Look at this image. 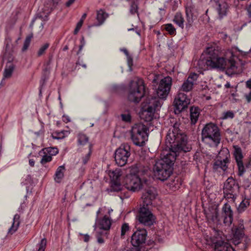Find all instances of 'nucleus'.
<instances>
[{
	"instance_id": "20",
	"label": "nucleus",
	"mask_w": 251,
	"mask_h": 251,
	"mask_svg": "<svg viewBox=\"0 0 251 251\" xmlns=\"http://www.w3.org/2000/svg\"><path fill=\"white\" fill-rule=\"evenodd\" d=\"M214 244L215 251H235L230 245L223 241L218 240Z\"/></svg>"
},
{
	"instance_id": "19",
	"label": "nucleus",
	"mask_w": 251,
	"mask_h": 251,
	"mask_svg": "<svg viewBox=\"0 0 251 251\" xmlns=\"http://www.w3.org/2000/svg\"><path fill=\"white\" fill-rule=\"evenodd\" d=\"M109 15L104 10L100 9L97 11L96 20L97 22L95 24L89 25L88 27L90 28L93 26H100L103 25L106 19L108 17Z\"/></svg>"
},
{
	"instance_id": "30",
	"label": "nucleus",
	"mask_w": 251,
	"mask_h": 251,
	"mask_svg": "<svg viewBox=\"0 0 251 251\" xmlns=\"http://www.w3.org/2000/svg\"><path fill=\"white\" fill-rule=\"evenodd\" d=\"M78 142L79 145H84L89 140L88 137L84 134L80 133L78 134Z\"/></svg>"
},
{
	"instance_id": "6",
	"label": "nucleus",
	"mask_w": 251,
	"mask_h": 251,
	"mask_svg": "<svg viewBox=\"0 0 251 251\" xmlns=\"http://www.w3.org/2000/svg\"><path fill=\"white\" fill-rule=\"evenodd\" d=\"M146 95V90L143 79L134 77L130 81L128 86V100L135 103H138Z\"/></svg>"
},
{
	"instance_id": "34",
	"label": "nucleus",
	"mask_w": 251,
	"mask_h": 251,
	"mask_svg": "<svg viewBox=\"0 0 251 251\" xmlns=\"http://www.w3.org/2000/svg\"><path fill=\"white\" fill-rule=\"evenodd\" d=\"M43 151L45 153H48L49 155H55L58 152V150L56 148H47L44 149Z\"/></svg>"
},
{
	"instance_id": "18",
	"label": "nucleus",
	"mask_w": 251,
	"mask_h": 251,
	"mask_svg": "<svg viewBox=\"0 0 251 251\" xmlns=\"http://www.w3.org/2000/svg\"><path fill=\"white\" fill-rule=\"evenodd\" d=\"M214 1L219 18L221 19L226 16L229 8L228 5L223 0H214Z\"/></svg>"
},
{
	"instance_id": "61",
	"label": "nucleus",
	"mask_w": 251,
	"mask_h": 251,
	"mask_svg": "<svg viewBox=\"0 0 251 251\" xmlns=\"http://www.w3.org/2000/svg\"><path fill=\"white\" fill-rule=\"evenodd\" d=\"M122 50L125 53L126 56H128V52L126 49H123Z\"/></svg>"
},
{
	"instance_id": "42",
	"label": "nucleus",
	"mask_w": 251,
	"mask_h": 251,
	"mask_svg": "<svg viewBox=\"0 0 251 251\" xmlns=\"http://www.w3.org/2000/svg\"><path fill=\"white\" fill-rule=\"evenodd\" d=\"M52 160V157L51 155H48L46 153V154L44 155L41 160L40 163L42 165H44L47 162H49L51 161Z\"/></svg>"
},
{
	"instance_id": "44",
	"label": "nucleus",
	"mask_w": 251,
	"mask_h": 251,
	"mask_svg": "<svg viewBox=\"0 0 251 251\" xmlns=\"http://www.w3.org/2000/svg\"><path fill=\"white\" fill-rule=\"evenodd\" d=\"M123 121L129 122L131 121V116L129 114H123L121 115Z\"/></svg>"
},
{
	"instance_id": "54",
	"label": "nucleus",
	"mask_w": 251,
	"mask_h": 251,
	"mask_svg": "<svg viewBox=\"0 0 251 251\" xmlns=\"http://www.w3.org/2000/svg\"><path fill=\"white\" fill-rule=\"evenodd\" d=\"M246 86L247 88L251 89V80H249L246 82Z\"/></svg>"
},
{
	"instance_id": "9",
	"label": "nucleus",
	"mask_w": 251,
	"mask_h": 251,
	"mask_svg": "<svg viewBox=\"0 0 251 251\" xmlns=\"http://www.w3.org/2000/svg\"><path fill=\"white\" fill-rule=\"evenodd\" d=\"M131 138L134 145L143 147L147 140V127L142 123L134 125L131 131Z\"/></svg>"
},
{
	"instance_id": "47",
	"label": "nucleus",
	"mask_w": 251,
	"mask_h": 251,
	"mask_svg": "<svg viewBox=\"0 0 251 251\" xmlns=\"http://www.w3.org/2000/svg\"><path fill=\"white\" fill-rule=\"evenodd\" d=\"M80 43H81V44L79 46V50L77 52V54L79 53V52L81 51V50H82V48L83 47H84V46L85 45V41H84V39L83 37L82 38L81 41H80Z\"/></svg>"
},
{
	"instance_id": "40",
	"label": "nucleus",
	"mask_w": 251,
	"mask_h": 251,
	"mask_svg": "<svg viewBox=\"0 0 251 251\" xmlns=\"http://www.w3.org/2000/svg\"><path fill=\"white\" fill-rule=\"evenodd\" d=\"M47 245V241L45 238L42 239L38 245V251H44Z\"/></svg>"
},
{
	"instance_id": "22",
	"label": "nucleus",
	"mask_w": 251,
	"mask_h": 251,
	"mask_svg": "<svg viewBox=\"0 0 251 251\" xmlns=\"http://www.w3.org/2000/svg\"><path fill=\"white\" fill-rule=\"evenodd\" d=\"M20 216L19 214H16L14 215L13 219L12 225L8 229V233L13 234L17 230L20 224Z\"/></svg>"
},
{
	"instance_id": "27",
	"label": "nucleus",
	"mask_w": 251,
	"mask_h": 251,
	"mask_svg": "<svg viewBox=\"0 0 251 251\" xmlns=\"http://www.w3.org/2000/svg\"><path fill=\"white\" fill-rule=\"evenodd\" d=\"M250 202L248 200H243L237 207V211L239 213H242L249 206Z\"/></svg>"
},
{
	"instance_id": "56",
	"label": "nucleus",
	"mask_w": 251,
	"mask_h": 251,
	"mask_svg": "<svg viewBox=\"0 0 251 251\" xmlns=\"http://www.w3.org/2000/svg\"><path fill=\"white\" fill-rule=\"evenodd\" d=\"M83 21L82 20H80L77 24L76 26L79 28H81L82 25L83 24Z\"/></svg>"
},
{
	"instance_id": "25",
	"label": "nucleus",
	"mask_w": 251,
	"mask_h": 251,
	"mask_svg": "<svg viewBox=\"0 0 251 251\" xmlns=\"http://www.w3.org/2000/svg\"><path fill=\"white\" fill-rule=\"evenodd\" d=\"M174 22L181 29L184 28V20L181 13L177 12L173 19Z\"/></svg>"
},
{
	"instance_id": "7",
	"label": "nucleus",
	"mask_w": 251,
	"mask_h": 251,
	"mask_svg": "<svg viewBox=\"0 0 251 251\" xmlns=\"http://www.w3.org/2000/svg\"><path fill=\"white\" fill-rule=\"evenodd\" d=\"M221 136L219 128L212 123L205 125L201 131L202 142L210 147H217L220 143Z\"/></svg>"
},
{
	"instance_id": "53",
	"label": "nucleus",
	"mask_w": 251,
	"mask_h": 251,
	"mask_svg": "<svg viewBox=\"0 0 251 251\" xmlns=\"http://www.w3.org/2000/svg\"><path fill=\"white\" fill-rule=\"evenodd\" d=\"M75 0H69L66 3V6L67 7L70 6L75 1Z\"/></svg>"
},
{
	"instance_id": "32",
	"label": "nucleus",
	"mask_w": 251,
	"mask_h": 251,
	"mask_svg": "<svg viewBox=\"0 0 251 251\" xmlns=\"http://www.w3.org/2000/svg\"><path fill=\"white\" fill-rule=\"evenodd\" d=\"M121 176V172L118 170H115L110 172L109 176L111 179V181H119V178Z\"/></svg>"
},
{
	"instance_id": "37",
	"label": "nucleus",
	"mask_w": 251,
	"mask_h": 251,
	"mask_svg": "<svg viewBox=\"0 0 251 251\" xmlns=\"http://www.w3.org/2000/svg\"><path fill=\"white\" fill-rule=\"evenodd\" d=\"M129 231V226L127 223H124L121 226V237L122 238H125V235Z\"/></svg>"
},
{
	"instance_id": "24",
	"label": "nucleus",
	"mask_w": 251,
	"mask_h": 251,
	"mask_svg": "<svg viewBox=\"0 0 251 251\" xmlns=\"http://www.w3.org/2000/svg\"><path fill=\"white\" fill-rule=\"evenodd\" d=\"M65 168V167L62 165L59 166L56 170L54 176V180L57 183H59L61 180L64 177V173Z\"/></svg>"
},
{
	"instance_id": "41",
	"label": "nucleus",
	"mask_w": 251,
	"mask_h": 251,
	"mask_svg": "<svg viewBox=\"0 0 251 251\" xmlns=\"http://www.w3.org/2000/svg\"><path fill=\"white\" fill-rule=\"evenodd\" d=\"M234 117V114L232 111H228L223 113L222 119H232Z\"/></svg>"
},
{
	"instance_id": "15",
	"label": "nucleus",
	"mask_w": 251,
	"mask_h": 251,
	"mask_svg": "<svg viewBox=\"0 0 251 251\" xmlns=\"http://www.w3.org/2000/svg\"><path fill=\"white\" fill-rule=\"evenodd\" d=\"M244 230L245 227L243 220H239L238 224L233 226L232 228V233L233 234L232 242L235 245H237L241 243V241L245 235Z\"/></svg>"
},
{
	"instance_id": "8",
	"label": "nucleus",
	"mask_w": 251,
	"mask_h": 251,
	"mask_svg": "<svg viewBox=\"0 0 251 251\" xmlns=\"http://www.w3.org/2000/svg\"><path fill=\"white\" fill-rule=\"evenodd\" d=\"M157 108V100L155 97H147L141 104L139 116L140 119L146 123L151 122L154 117Z\"/></svg>"
},
{
	"instance_id": "62",
	"label": "nucleus",
	"mask_w": 251,
	"mask_h": 251,
	"mask_svg": "<svg viewBox=\"0 0 251 251\" xmlns=\"http://www.w3.org/2000/svg\"><path fill=\"white\" fill-rule=\"evenodd\" d=\"M225 87L227 88L231 87L230 84L229 82H227L225 84Z\"/></svg>"
},
{
	"instance_id": "31",
	"label": "nucleus",
	"mask_w": 251,
	"mask_h": 251,
	"mask_svg": "<svg viewBox=\"0 0 251 251\" xmlns=\"http://www.w3.org/2000/svg\"><path fill=\"white\" fill-rule=\"evenodd\" d=\"M138 0H133L130 4L129 12L131 14L138 13Z\"/></svg>"
},
{
	"instance_id": "52",
	"label": "nucleus",
	"mask_w": 251,
	"mask_h": 251,
	"mask_svg": "<svg viewBox=\"0 0 251 251\" xmlns=\"http://www.w3.org/2000/svg\"><path fill=\"white\" fill-rule=\"evenodd\" d=\"M61 0H52V6L55 7Z\"/></svg>"
},
{
	"instance_id": "46",
	"label": "nucleus",
	"mask_w": 251,
	"mask_h": 251,
	"mask_svg": "<svg viewBox=\"0 0 251 251\" xmlns=\"http://www.w3.org/2000/svg\"><path fill=\"white\" fill-rule=\"evenodd\" d=\"M198 78V75L196 74H191L189 77H188L187 79H190V81H191L192 83L194 84V82L197 80Z\"/></svg>"
},
{
	"instance_id": "5",
	"label": "nucleus",
	"mask_w": 251,
	"mask_h": 251,
	"mask_svg": "<svg viewBox=\"0 0 251 251\" xmlns=\"http://www.w3.org/2000/svg\"><path fill=\"white\" fill-rule=\"evenodd\" d=\"M230 202L228 201L224 204L221 215H219L218 210L215 209L207 214V219L217 225H221L222 223L226 226L231 225L233 220V211L229 204Z\"/></svg>"
},
{
	"instance_id": "11",
	"label": "nucleus",
	"mask_w": 251,
	"mask_h": 251,
	"mask_svg": "<svg viewBox=\"0 0 251 251\" xmlns=\"http://www.w3.org/2000/svg\"><path fill=\"white\" fill-rule=\"evenodd\" d=\"M230 162L229 151L227 148H223L219 152L217 159L213 164V169L215 172H221V171L226 172Z\"/></svg>"
},
{
	"instance_id": "59",
	"label": "nucleus",
	"mask_w": 251,
	"mask_h": 251,
	"mask_svg": "<svg viewBox=\"0 0 251 251\" xmlns=\"http://www.w3.org/2000/svg\"><path fill=\"white\" fill-rule=\"evenodd\" d=\"M246 167L251 171V160L249 161Z\"/></svg>"
},
{
	"instance_id": "29",
	"label": "nucleus",
	"mask_w": 251,
	"mask_h": 251,
	"mask_svg": "<svg viewBox=\"0 0 251 251\" xmlns=\"http://www.w3.org/2000/svg\"><path fill=\"white\" fill-rule=\"evenodd\" d=\"M193 85L192 82L190 81V79H187L183 82L181 86V90L184 92H188L192 89Z\"/></svg>"
},
{
	"instance_id": "43",
	"label": "nucleus",
	"mask_w": 251,
	"mask_h": 251,
	"mask_svg": "<svg viewBox=\"0 0 251 251\" xmlns=\"http://www.w3.org/2000/svg\"><path fill=\"white\" fill-rule=\"evenodd\" d=\"M4 57L5 59L7 60V64H10V63H12V62L14 59V57L12 54L7 53V52L5 53Z\"/></svg>"
},
{
	"instance_id": "14",
	"label": "nucleus",
	"mask_w": 251,
	"mask_h": 251,
	"mask_svg": "<svg viewBox=\"0 0 251 251\" xmlns=\"http://www.w3.org/2000/svg\"><path fill=\"white\" fill-rule=\"evenodd\" d=\"M190 103V100L187 97L186 95L183 93L179 92L174 101L175 114H178L180 113L188 107Z\"/></svg>"
},
{
	"instance_id": "57",
	"label": "nucleus",
	"mask_w": 251,
	"mask_h": 251,
	"mask_svg": "<svg viewBox=\"0 0 251 251\" xmlns=\"http://www.w3.org/2000/svg\"><path fill=\"white\" fill-rule=\"evenodd\" d=\"M130 250V251H141L140 249L137 247H134V248L131 249Z\"/></svg>"
},
{
	"instance_id": "13",
	"label": "nucleus",
	"mask_w": 251,
	"mask_h": 251,
	"mask_svg": "<svg viewBox=\"0 0 251 251\" xmlns=\"http://www.w3.org/2000/svg\"><path fill=\"white\" fill-rule=\"evenodd\" d=\"M130 147L127 144H122L115 152V160L120 166H124L130 155Z\"/></svg>"
},
{
	"instance_id": "50",
	"label": "nucleus",
	"mask_w": 251,
	"mask_h": 251,
	"mask_svg": "<svg viewBox=\"0 0 251 251\" xmlns=\"http://www.w3.org/2000/svg\"><path fill=\"white\" fill-rule=\"evenodd\" d=\"M247 10L249 17L251 18V4L247 7Z\"/></svg>"
},
{
	"instance_id": "49",
	"label": "nucleus",
	"mask_w": 251,
	"mask_h": 251,
	"mask_svg": "<svg viewBox=\"0 0 251 251\" xmlns=\"http://www.w3.org/2000/svg\"><path fill=\"white\" fill-rule=\"evenodd\" d=\"M80 234V235H82L83 236V240L84 242H87L89 241L90 236L89 235H88L87 234Z\"/></svg>"
},
{
	"instance_id": "38",
	"label": "nucleus",
	"mask_w": 251,
	"mask_h": 251,
	"mask_svg": "<svg viewBox=\"0 0 251 251\" xmlns=\"http://www.w3.org/2000/svg\"><path fill=\"white\" fill-rule=\"evenodd\" d=\"M51 137L54 139H62L64 138V131L54 132L51 134Z\"/></svg>"
},
{
	"instance_id": "55",
	"label": "nucleus",
	"mask_w": 251,
	"mask_h": 251,
	"mask_svg": "<svg viewBox=\"0 0 251 251\" xmlns=\"http://www.w3.org/2000/svg\"><path fill=\"white\" fill-rule=\"evenodd\" d=\"M63 121L66 123L69 122L70 121V119L68 116H64L63 117Z\"/></svg>"
},
{
	"instance_id": "10",
	"label": "nucleus",
	"mask_w": 251,
	"mask_h": 251,
	"mask_svg": "<svg viewBox=\"0 0 251 251\" xmlns=\"http://www.w3.org/2000/svg\"><path fill=\"white\" fill-rule=\"evenodd\" d=\"M224 195L228 202L234 203L239 193V186L236 180L228 177L224 183Z\"/></svg>"
},
{
	"instance_id": "28",
	"label": "nucleus",
	"mask_w": 251,
	"mask_h": 251,
	"mask_svg": "<svg viewBox=\"0 0 251 251\" xmlns=\"http://www.w3.org/2000/svg\"><path fill=\"white\" fill-rule=\"evenodd\" d=\"M193 7H186L185 8V12L187 16V21L190 25L193 22L192 10Z\"/></svg>"
},
{
	"instance_id": "63",
	"label": "nucleus",
	"mask_w": 251,
	"mask_h": 251,
	"mask_svg": "<svg viewBox=\"0 0 251 251\" xmlns=\"http://www.w3.org/2000/svg\"><path fill=\"white\" fill-rule=\"evenodd\" d=\"M86 16H87V14L86 13H84L83 14V15L81 17V20H82L83 21H84V20L86 18Z\"/></svg>"
},
{
	"instance_id": "21",
	"label": "nucleus",
	"mask_w": 251,
	"mask_h": 251,
	"mask_svg": "<svg viewBox=\"0 0 251 251\" xmlns=\"http://www.w3.org/2000/svg\"><path fill=\"white\" fill-rule=\"evenodd\" d=\"M191 123L195 125L198 121L200 114V109L197 106H192L190 109Z\"/></svg>"
},
{
	"instance_id": "1",
	"label": "nucleus",
	"mask_w": 251,
	"mask_h": 251,
	"mask_svg": "<svg viewBox=\"0 0 251 251\" xmlns=\"http://www.w3.org/2000/svg\"><path fill=\"white\" fill-rule=\"evenodd\" d=\"M166 148L160 153L161 169L158 168V180L165 181L172 174L173 166L176 157L181 152L190 151L191 147L187 144L186 136L178 133L176 124L172 130L170 129L166 135L165 140Z\"/></svg>"
},
{
	"instance_id": "51",
	"label": "nucleus",
	"mask_w": 251,
	"mask_h": 251,
	"mask_svg": "<svg viewBox=\"0 0 251 251\" xmlns=\"http://www.w3.org/2000/svg\"><path fill=\"white\" fill-rule=\"evenodd\" d=\"M97 241L99 244H103L104 242L103 239L100 236H97Z\"/></svg>"
},
{
	"instance_id": "33",
	"label": "nucleus",
	"mask_w": 251,
	"mask_h": 251,
	"mask_svg": "<svg viewBox=\"0 0 251 251\" xmlns=\"http://www.w3.org/2000/svg\"><path fill=\"white\" fill-rule=\"evenodd\" d=\"M111 190L113 191L118 192L122 190V185L120 181H113L111 182Z\"/></svg>"
},
{
	"instance_id": "3",
	"label": "nucleus",
	"mask_w": 251,
	"mask_h": 251,
	"mask_svg": "<svg viewBox=\"0 0 251 251\" xmlns=\"http://www.w3.org/2000/svg\"><path fill=\"white\" fill-rule=\"evenodd\" d=\"M157 172V160H151L149 166H145L141 164H136L129 168V173L126 175L124 181L126 189L132 192L139 190L142 187V183L140 176H143L145 181L155 180Z\"/></svg>"
},
{
	"instance_id": "39",
	"label": "nucleus",
	"mask_w": 251,
	"mask_h": 251,
	"mask_svg": "<svg viewBox=\"0 0 251 251\" xmlns=\"http://www.w3.org/2000/svg\"><path fill=\"white\" fill-rule=\"evenodd\" d=\"M49 43H46L42 45L40 49H39V50L37 52V55L38 56H41L43 54H44L45 53L46 50L49 47Z\"/></svg>"
},
{
	"instance_id": "64",
	"label": "nucleus",
	"mask_w": 251,
	"mask_h": 251,
	"mask_svg": "<svg viewBox=\"0 0 251 251\" xmlns=\"http://www.w3.org/2000/svg\"><path fill=\"white\" fill-rule=\"evenodd\" d=\"M35 20H36V19H33L32 20V21H31V23H30V27L31 28H32V26H33V24H34V22H35Z\"/></svg>"
},
{
	"instance_id": "36",
	"label": "nucleus",
	"mask_w": 251,
	"mask_h": 251,
	"mask_svg": "<svg viewBox=\"0 0 251 251\" xmlns=\"http://www.w3.org/2000/svg\"><path fill=\"white\" fill-rule=\"evenodd\" d=\"M164 29L168 31L170 35H175L176 33V29L171 24L164 25Z\"/></svg>"
},
{
	"instance_id": "35",
	"label": "nucleus",
	"mask_w": 251,
	"mask_h": 251,
	"mask_svg": "<svg viewBox=\"0 0 251 251\" xmlns=\"http://www.w3.org/2000/svg\"><path fill=\"white\" fill-rule=\"evenodd\" d=\"M32 37H33V35H32V34H31L30 35H29L28 36H27L26 37V38L24 41L23 47L22 50V51L24 52L27 50L28 47L30 45L31 38H32Z\"/></svg>"
},
{
	"instance_id": "12",
	"label": "nucleus",
	"mask_w": 251,
	"mask_h": 251,
	"mask_svg": "<svg viewBox=\"0 0 251 251\" xmlns=\"http://www.w3.org/2000/svg\"><path fill=\"white\" fill-rule=\"evenodd\" d=\"M172 85V79L167 76L161 79L158 83V107H161L162 103L160 100H165L170 92Z\"/></svg>"
},
{
	"instance_id": "26",
	"label": "nucleus",
	"mask_w": 251,
	"mask_h": 251,
	"mask_svg": "<svg viewBox=\"0 0 251 251\" xmlns=\"http://www.w3.org/2000/svg\"><path fill=\"white\" fill-rule=\"evenodd\" d=\"M14 69V65L12 63L10 64H6L5 68L3 73V81L6 78H9L11 77L12 73Z\"/></svg>"
},
{
	"instance_id": "2",
	"label": "nucleus",
	"mask_w": 251,
	"mask_h": 251,
	"mask_svg": "<svg viewBox=\"0 0 251 251\" xmlns=\"http://www.w3.org/2000/svg\"><path fill=\"white\" fill-rule=\"evenodd\" d=\"M206 54V59L199 60L198 64L200 68H203L201 65L205 64L207 67L216 68L220 70H225L228 75L237 73L238 52L240 50L237 48H232L227 50L225 53V56H220L219 50L215 46L208 47L205 51Z\"/></svg>"
},
{
	"instance_id": "48",
	"label": "nucleus",
	"mask_w": 251,
	"mask_h": 251,
	"mask_svg": "<svg viewBox=\"0 0 251 251\" xmlns=\"http://www.w3.org/2000/svg\"><path fill=\"white\" fill-rule=\"evenodd\" d=\"M245 97L246 98L247 102L249 103L251 101V91L248 94H246L245 95Z\"/></svg>"
},
{
	"instance_id": "4",
	"label": "nucleus",
	"mask_w": 251,
	"mask_h": 251,
	"mask_svg": "<svg viewBox=\"0 0 251 251\" xmlns=\"http://www.w3.org/2000/svg\"><path fill=\"white\" fill-rule=\"evenodd\" d=\"M155 190L150 188L142 196L143 205L140 208L138 220L140 223L146 226H149L153 224L154 218L151 208L155 200Z\"/></svg>"
},
{
	"instance_id": "60",
	"label": "nucleus",
	"mask_w": 251,
	"mask_h": 251,
	"mask_svg": "<svg viewBox=\"0 0 251 251\" xmlns=\"http://www.w3.org/2000/svg\"><path fill=\"white\" fill-rule=\"evenodd\" d=\"M80 28L76 26V27L74 30V34H76L78 33V31L79 30Z\"/></svg>"
},
{
	"instance_id": "45",
	"label": "nucleus",
	"mask_w": 251,
	"mask_h": 251,
	"mask_svg": "<svg viewBox=\"0 0 251 251\" xmlns=\"http://www.w3.org/2000/svg\"><path fill=\"white\" fill-rule=\"evenodd\" d=\"M91 154V151H89V152L86 154L84 157H82V163L83 164H86L88 161H89L90 155Z\"/></svg>"
},
{
	"instance_id": "16",
	"label": "nucleus",
	"mask_w": 251,
	"mask_h": 251,
	"mask_svg": "<svg viewBox=\"0 0 251 251\" xmlns=\"http://www.w3.org/2000/svg\"><path fill=\"white\" fill-rule=\"evenodd\" d=\"M233 155L238 169V176H242L245 172V169L243 162V155L240 147L234 146Z\"/></svg>"
},
{
	"instance_id": "17",
	"label": "nucleus",
	"mask_w": 251,
	"mask_h": 251,
	"mask_svg": "<svg viewBox=\"0 0 251 251\" xmlns=\"http://www.w3.org/2000/svg\"><path fill=\"white\" fill-rule=\"evenodd\" d=\"M147 232L144 228L137 229L131 236V243L134 247H138L145 242Z\"/></svg>"
},
{
	"instance_id": "23",
	"label": "nucleus",
	"mask_w": 251,
	"mask_h": 251,
	"mask_svg": "<svg viewBox=\"0 0 251 251\" xmlns=\"http://www.w3.org/2000/svg\"><path fill=\"white\" fill-rule=\"evenodd\" d=\"M100 228L105 230H109L111 227V222L109 217L105 215L99 222Z\"/></svg>"
},
{
	"instance_id": "58",
	"label": "nucleus",
	"mask_w": 251,
	"mask_h": 251,
	"mask_svg": "<svg viewBox=\"0 0 251 251\" xmlns=\"http://www.w3.org/2000/svg\"><path fill=\"white\" fill-rule=\"evenodd\" d=\"M29 164L31 167H33L34 166V161L33 159H29Z\"/></svg>"
}]
</instances>
